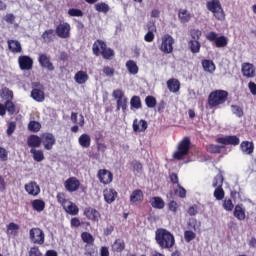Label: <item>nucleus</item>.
Wrapping results in <instances>:
<instances>
[{"instance_id": "4c0bfd02", "label": "nucleus", "mask_w": 256, "mask_h": 256, "mask_svg": "<svg viewBox=\"0 0 256 256\" xmlns=\"http://www.w3.org/2000/svg\"><path fill=\"white\" fill-rule=\"evenodd\" d=\"M30 153L37 163H41V161L45 160V154L43 153V150H37L35 148L30 149Z\"/></svg>"}, {"instance_id": "3c124183", "label": "nucleus", "mask_w": 256, "mask_h": 256, "mask_svg": "<svg viewBox=\"0 0 256 256\" xmlns=\"http://www.w3.org/2000/svg\"><path fill=\"white\" fill-rule=\"evenodd\" d=\"M56 199H57V202L64 208L69 200H67V194H65V192H59L57 195H56Z\"/></svg>"}, {"instance_id": "6ab92c4d", "label": "nucleus", "mask_w": 256, "mask_h": 256, "mask_svg": "<svg viewBox=\"0 0 256 256\" xmlns=\"http://www.w3.org/2000/svg\"><path fill=\"white\" fill-rule=\"evenodd\" d=\"M24 189L26 193H28V195H32V197H37V195L41 193V188L35 181H30L28 184H25Z\"/></svg>"}, {"instance_id": "4be33fe9", "label": "nucleus", "mask_w": 256, "mask_h": 256, "mask_svg": "<svg viewBox=\"0 0 256 256\" xmlns=\"http://www.w3.org/2000/svg\"><path fill=\"white\" fill-rule=\"evenodd\" d=\"M148 124L145 120L141 119L140 121L138 119H134L132 124V129L134 133H143L147 131Z\"/></svg>"}, {"instance_id": "72a5a7b5", "label": "nucleus", "mask_w": 256, "mask_h": 256, "mask_svg": "<svg viewBox=\"0 0 256 256\" xmlns=\"http://www.w3.org/2000/svg\"><path fill=\"white\" fill-rule=\"evenodd\" d=\"M117 198V191L114 189H105L104 190V199L106 203H113Z\"/></svg>"}, {"instance_id": "e433bc0d", "label": "nucleus", "mask_w": 256, "mask_h": 256, "mask_svg": "<svg viewBox=\"0 0 256 256\" xmlns=\"http://www.w3.org/2000/svg\"><path fill=\"white\" fill-rule=\"evenodd\" d=\"M19 225L15 224V222H10L7 226H6V234L9 236H17V233H19Z\"/></svg>"}, {"instance_id": "aec40b11", "label": "nucleus", "mask_w": 256, "mask_h": 256, "mask_svg": "<svg viewBox=\"0 0 256 256\" xmlns=\"http://www.w3.org/2000/svg\"><path fill=\"white\" fill-rule=\"evenodd\" d=\"M143 199H145V195L143 194V190L136 189L132 191L130 195V203L131 205H137V203H143Z\"/></svg>"}, {"instance_id": "8fccbe9b", "label": "nucleus", "mask_w": 256, "mask_h": 256, "mask_svg": "<svg viewBox=\"0 0 256 256\" xmlns=\"http://www.w3.org/2000/svg\"><path fill=\"white\" fill-rule=\"evenodd\" d=\"M223 181H224L223 174L221 173L217 174L213 179L212 187H214L215 189L223 187Z\"/></svg>"}, {"instance_id": "f3484780", "label": "nucleus", "mask_w": 256, "mask_h": 256, "mask_svg": "<svg viewBox=\"0 0 256 256\" xmlns=\"http://www.w3.org/2000/svg\"><path fill=\"white\" fill-rule=\"evenodd\" d=\"M242 75L247 77V79H253L256 75L255 65L249 62H245L242 64Z\"/></svg>"}, {"instance_id": "c85d7f7f", "label": "nucleus", "mask_w": 256, "mask_h": 256, "mask_svg": "<svg viewBox=\"0 0 256 256\" xmlns=\"http://www.w3.org/2000/svg\"><path fill=\"white\" fill-rule=\"evenodd\" d=\"M233 215L238 221H245V208H243V204H238L234 207Z\"/></svg>"}, {"instance_id": "58836bf2", "label": "nucleus", "mask_w": 256, "mask_h": 256, "mask_svg": "<svg viewBox=\"0 0 256 256\" xmlns=\"http://www.w3.org/2000/svg\"><path fill=\"white\" fill-rule=\"evenodd\" d=\"M63 209L69 215H79V207L71 201H69Z\"/></svg>"}, {"instance_id": "5701e85b", "label": "nucleus", "mask_w": 256, "mask_h": 256, "mask_svg": "<svg viewBox=\"0 0 256 256\" xmlns=\"http://www.w3.org/2000/svg\"><path fill=\"white\" fill-rule=\"evenodd\" d=\"M28 256H43V253L41 252L39 247L34 246L30 248ZM45 256H58V254L55 250H47Z\"/></svg>"}, {"instance_id": "1a4fd4ad", "label": "nucleus", "mask_w": 256, "mask_h": 256, "mask_svg": "<svg viewBox=\"0 0 256 256\" xmlns=\"http://www.w3.org/2000/svg\"><path fill=\"white\" fill-rule=\"evenodd\" d=\"M30 240L35 245H43L45 243V233L40 228H32L29 232Z\"/></svg>"}, {"instance_id": "7ed1b4c3", "label": "nucleus", "mask_w": 256, "mask_h": 256, "mask_svg": "<svg viewBox=\"0 0 256 256\" xmlns=\"http://www.w3.org/2000/svg\"><path fill=\"white\" fill-rule=\"evenodd\" d=\"M229 97V92L226 90H214L208 95V105L210 109H215L219 105H223L227 98Z\"/></svg>"}, {"instance_id": "c03bdc74", "label": "nucleus", "mask_w": 256, "mask_h": 256, "mask_svg": "<svg viewBox=\"0 0 256 256\" xmlns=\"http://www.w3.org/2000/svg\"><path fill=\"white\" fill-rule=\"evenodd\" d=\"M4 106L9 115H15L17 113V106L13 102V100H6L4 102Z\"/></svg>"}, {"instance_id": "b1692460", "label": "nucleus", "mask_w": 256, "mask_h": 256, "mask_svg": "<svg viewBox=\"0 0 256 256\" xmlns=\"http://www.w3.org/2000/svg\"><path fill=\"white\" fill-rule=\"evenodd\" d=\"M240 150L244 155H253L255 151V144L249 141H242L240 144Z\"/></svg>"}, {"instance_id": "bb28decb", "label": "nucleus", "mask_w": 256, "mask_h": 256, "mask_svg": "<svg viewBox=\"0 0 256 256\" xmlns=\"http://www.w3.org/2000/svg\"><path fill=\"white\" fill-rule=\"evenodd\" d=\"M167 87L171 93H179L181 89V82L175 78H171L167 81Z\"/></svg>"}, {"instance_id": "0eeeda50", "label": "nucleus", "mask_w": 256, "mask_h": 256, "mask_svg": "<svg viewBox=\"0 0 256 256\" xmlns=\"http://www.w3.org/2000/svg\"><path fill=\"white\" fill-rule=\"evenodd\" d=\"M112 97L116 99L117 111L122 109L123 112L127 111V103H129V99L125 96V92L121 89H116L112 93Z\"/></svg>"}, {"instance_id": "cd10ccee", "label": "nucleus", "mask_w": 256, "mask_h": 256, "mask_svg": "<svg viewBox=\"0 0 256 256\" xmlns=\"http://www.w3.org/2000/svg\"><path fill=\"white\" fill-rule=\"evenodd\" d=\"M74 81H76L78 85H83L89 81V74L83 70H80L74 75Z\"/></svg>"}, {"instance_id": "f8f14e48", "label": "nucleus", "mask_w": 256, "mask_h": 256, "mask_svg": "<svg viewBox=\"0 0 256 256\" xmlns=\"http://www.w3.org/2000/svg\"><path fill=\"white\" fill-rule=\"evenodd\" d=\"M64 187L68 193H75L76 191H79V188L81 187V181H79L77 177H69L64 182Z\"/></svg>"}, {"instance_id": "680f3d73", "label": "nucleus", "mask_w": 256, "mask_h": 256, "mask_svg": "<svg viewBox=\"0 0 256 256\" xmlns=\"http://www.w3.org/2000/svg\"><path fill=\"white\" fill-rule=\"evenodd\" d=\"M85 255H95V243L84 246Z\"/></svg>"}, {"instance_id": "9b49d317", "label": "nucleus", "mask_w": 256, "mask_h": 256, "mask_svg": "<svg viewBox=\"0 0 256 256\" xmlns=\"http://www.w3.org/2000/svg\"><path fill=\"white\" fill-rule=\"evenodd\" d=\"M55 32L60 39H69L71 37V25L67 22L60 23L56 26Z\"/></svg>"}, {"instance_id": "09e8293b", "label": "nucleus", "mask_w": 256, "mask_h": 256, "mask_svg": "<svg viewBox=\"0 0 256 256\" xmlns=\"http://www.w3.org/2000/svg\"><path fill=\"white\" fill-rule=\"evenodd\" d=\"M81 239H82L83 243H86V245L95 243V238L89 232H82Z\"/></svg>"}, {"instance_id": "412c9836", "label": "nucleus", "mask_w": 256, "mask_h": 256, "mask_svg": "<svg viewBox=\"0 0 256 256\" xmlns=\"http://www.w3.org/2000/svg\"><path fill=\"white\" fill-rule=\"evenodd\" d=\"M30 97L37 103H43L45 101V88H32Z\"/></svg>"}, {"instance_id": "6e6552de", "label": "nucleus", "mask_w": 256, "mask_h": 256, "mask_svg": "<svg viewBox=\"0 0 256 256\" xmlns=\"http://www.w3.org/2000/svg\"><path fill=\"white\" fill-rule=\"evenodd\" d=\"M206 39H207V41H210V42L214 41L215 45L218 49L227 47V45L229 44V40L227 39V37H225V36L217 37V34L215 32H209L206 35Z\"/></svg>"}, {"instance_id": "de8ad7c7", "label": "nucleus", "mask_w": 256, "mask_h": 256, "mask_svg": "<svg viewBox=\"0 0 256 256\" xmlns=\"http://www.w3.org/2000/svg\"><path fill=\"white\" fill-rule=\"evenodd\" d=\"M130 106H131V109H141L143 107V104L141 102V97L132 96V98L130 99Z\"/></svg>"}, {"instance_id": "603ef678", "label": "nucleus", "mask_w": 256, "mask_h": 256, "mask_svg": "<svg viewBox=\"0 0 256 256\" xmlns=\"http://www.w3.org/2000/svg\"><path fill=\"white\" fill-rule=\"evenodd\" d=\"M28 129L31 133H39L41 131V123L37 121H30L28 124Z\"/></svg>"}, {"instance_id": "ea45409f", "label": "nucleus", "mask_w": 256, "mask_h": 256, "mask_svg": "<svg viewBox=\"0 0 256 256\" xmlns=\"http://www.w3.org/2000/svg\"><path fill=\"white\" fill-rule=\"evenodd\" d=\"M188 47L193 54H197L201 52V42L199 40H189Z\"/></svg>"}, {"instance_id": "f03ea898", "label": "nucleus", "mask_w": 256, "mask_h": 256, "mask_svg": "<svg viewBox=\"0 0 256 256\" xmlns=\"http://www.w3.org/2000/svg\"><path fill=\"white\" fill-rule=\"evenodd\" d=\"M92 53L95 57H103L110 61L115 57V51L107 46V43L101 39H97L92 45Z\"/></svg>"}, {"instance_id": "79ce46f5", "label": "nucleus", "mask_w": 256, "mask_h": 256, "mask_svg": "<svg viewBox=\"0 0 256 256\" xmlns=\"http://www.w3.org/2000/svg\"><path fill=\"white\" fill-rule=\"evenodd\" d=\"M178 19L181 23H189L191 21V13L186 9H180L178 12Z\"/></svg>"}, {"instance_id": "bf43d9fd", "label": "nucleus", "mask_w": 256, "mask_h": 256, "mask_svg": "<svg viewBox=\"0 0 256 256\" xmlns=\"http://www.w3.org/2000/svg\"><path fill=\"white\" fill-rule=\"evenodd\" d=\"M68 15L70 17H83V11L77 8H71L68 10Z\"/></svg>"}, {"instance_id": "052dcab7", "label": "nucleus", "mask_w": 256, "mask_h": 256, "mask_svg": "<svg viewBox=\"0 0 256 256\" xmlns=\"http://www.w3.org/2000/svg\"><path fill=\"white\" fill-rule=\"evenodd\" d=\"M177 187L178 189L175 190V193L178 194L180 199H185V197H187V190H185L181 184H178Z\"/></svg>"}, {"instance_id": "338daca9", "label": "nucleus", "mask_w": 256, "mask_h": 256, "mask_svg": "<svg viewBox=\"0 0 256 256\" xmlns=\"http://www.w3.org/2000/svg\"><path fill=\"white\" fill-rule=\"evenodd\" d=\"M231 107L232 113H234L236 117H241L243 115V108H241V106L232 105Z\"/></svg>"}, {"instance_id": "473e14b6", "label": "nucleus", "mask_w": 256, "mask_h": 256, "mask_svg": "<svg viewBox=\"0 0 256 256\" xmlns=\"http://www.w3.org/2000/svg\"><path fill=\"white\" fill-rule=\"evenodd\" d=\"M150 205L154 209H165V201L159 196L152 197L150 199Z\"/></svg>"}, {"instance_id": "f257e3e1", "label": "nucleus", "mask_w": 256, "mask_h": 256, "mask_svg": "<svg viewBox=\"0 0 256 256\" xmlns=\"http://www.w3.org/2000/svg\"><path fill=\"white\" fill-rule=\"evenodd\" d=\"M155 241L160 249L171 251L172 247H175V236L165 228L156 229Z\"/></svg>"}, {"instance_id": "c756f323", "label": "nucleus", "mask_w": 256, "mask_h": 256, "mask_svg": "<svg viewBox=\"0 0 256 256\" xmlns=\"http://www.w3.org/2000/svg\"><path fill=\"white\" fill-rule=\"evenodd\" d=\"M41 143V136L39 137L38 135H30L27 139L28 147H32L33 149L41 147Z\"/></svg>"}, {"instance_id": "2eb2a0df", "label": "nucleus", "mask_w": 256, "mask_h": 256, "mask_svg": "<svg viewBox=\"0 0 256 256\" xmlns=\"http://www.w3.org/2000/svg\"><path fill=\"white\" fill-rule=\"evenodd\" d=\"M18 64L21 71H31L33 69V58L26 55L19 56Z\"/></svg>"}, {"instance_id": "f704fd0d", "label": "nucleus", "mask_w": 256, "mask_h": 256, "mask_svg": "<svg viewBox=\"0 0 256 256\" xmlns=\"http://www.w3.org/2000/svg\"><path fill=\"white\" fill-rule=\"evenodd\" d=\"M126 69L130 75H137L139 73V66H137V62L134 60H128L126 62Z\"/></svg>"}, {"instance_id": "20e7f679", "label": "nucleus", "mask_w": 256, "mask_h": 256, "mask_svg": "<svg viewBox=\"0 0 256 256\" xmlns=\"http://www.w3.org/2000/svg\"><path fill=\"white\" fill-rule=\"evenodd\" d=\"M206 9L213 14V17L217 21H225V10H223V5H221V0H210L206 2Z\"/></svg>"}, {"instance_id": "37998d69", "label": "nucleus", "mask_w": 256, "mask_h": 256, "mask_svg": "<svg viewBox=\"0 0 256 256\" xmlns=\"http://www.w3.org/2000/svg\"><path fill=\"white\" fill-rule=\"evenodd\" d=\"M31 204L34 211H37L38 213H41V211H45V201L41 199H35L32 201Z\"/></svg>"}, {"instance_id": "393cba45", "label": "nucleus", "mask_w": 256, "mask_h": 256, "mask_svg": "<svg viewBox=\"0 0 256 256\" xmlns=\"http://www.w3.org/2000/svg\"><path fill=\"white\" fill-rule=\"evenodd\" d=\"M7 45L11 53H23V47L18 40H8Z\"/></svg>"}, {"instance_id": "9d476101", "label": "nucleus", "mask_w": 256, "mask_h": 256, "mask_svg": "<svg viewBox=\"0 0 256 256\" xmlns=\"http://www.w3.org/2000/svg\"><path fill=\"white\" fill-rule=\"evenodd\" d=\"M41 141L46 151H51L55 143H57V139L55 138V135L49 132H45L41 134Z\"/></svg>"}, {"instance_id": "7c9ffc66", "label": "nucleus", "mask_w": 256, "mask_h": 256, "mask_svg": "<svg viewBox=\"0 0 256 256\" xmlns=\"http://www.w3.org/2000/svg\"><path fill=\"white\" fill-rule=\"evenodd\" d=\"M78 143L83 149H89V147H91V136L89 134L80 135Z\"/></svg>"}, {"instance_id": "774afa93", "label": "nucleus", "mask_w": 256, "mask_h": 256, "mask_svg": "<svg viewBox=\"0 0 256 256\" xmlns=\"http://www.w3.org/2000/svg\"><path fill=\"white\" fill-rule=\"evenodd\" d=\"M168 209L172 213H177V209H179V204L176 201L172 200L168 203Z\"/></svg>"}, {"instance_id": "ddd939ff", "label": "nucleus", "mask_w": 256, "mask_h": 256, "mask_svg": "<svg viewBox=\"0 0 256 256\" xmlns=\"http://www.w3.org/2000/svg\"><path fill=\"white\" fill-rule=\"evenodd\" d=\"M97 177L102 185H110V183H113V173L107 169L98 170Z\"/></svg>"}, {"instance_id": "4d7b16f0", "label": "nucleus", "mask_w": 256, "mask_h": 256, "mask_svg": "<svg viewBox=\"0 0 256 256\" xmlns=\"http://www.w3.org/2000/svg\"><path fill=\"white\" fill-rule=\"evenodd\" d=\"M197 237V234L191 230L184 231V239L186 243H191L195 238Z\"/></svg>"}, {"instance_id": "69168bd1", "label": "nucleus", "mask_w": 256, "mask_h": 256, "mask_svg": "<svg viewBox=\"0 0 256 256\" xmlns=\"http://www.w3.org/2000/svg\"><path fill=\"white\" fill-rule=\"evenodd\" d=\"M9 159V152L7 149L0 146V161L5 162Z\"/></svg>"}, {"instance_id": "5fc2aeb1", "label": "nucleus", "mask_w": 256, "mask_h": 256, "mask_svg": "<svg viewBox=\"0 0 256 256\" xmlns=\"http://www.w3.org/2000/svg\"><path fill=\"white\" fill-rule=\"evenodd\" d=\"M214 197L217 201H223L225 199V190H223V187L214 190Z\"/></svg>"}, {"instance_id": "423d86ee", "label": "nucleus", "mask_w": 256, "mask_h": 256, "mask_svg": "<svg viewBox=\"0 0 256 256\" xmlns=\"http://www.w3.org/2000/svg\"><path fill=\"white\" fill-rule=\"evenodd\" d=\"M173 45H175V39L170 34H164L161 37V44L159 46V49L161 53H164L165 55H169L173 53Z\"/></svg>"}, {"instance_id": "864d4df0", "label": "nucleus", "mask_w": 256, "mask_h": 256, "mask_svg": "<svg viewBox=\"0 0 256 256\" xmlns=\"http://www.w3.org/2000/svg\"><path fill=\"white\" fill-rule=\"evenodd\" d=\"M145 103L148 109H153L157 106V99L155 98V96H146Z\"/></svg>"}, {"instance_id": "4468645a", "label": "nucleus", "mask_w": 256, "mask_h": 256, "mask_svg": "<svg viewBox=\"0 0 256 256\" xmlns=\"http://www.w3.org/2000/svg\"><path fill=\"white\" fill-rule=\"evenodd\" d=\"M216 143H219L220 145H233V147H237L239 143H241V140L236 135L233 136H224V137H218L216 138Z\"/></svg>"}, {"instance_id": "a18cd8bd", "label": "nucleus", "mask_w": 256, "mask_h": 256, "mask_svg": "<svg viewBox=\"0 0 256 256\" xmlns=\"http://www.w3.org/2000/svg\"><path fill=\"white\" fill-rule=\"evenodd\" d=\"M94 9L95 11H97L98 13H104L107 14L109 13V10L111 9L109 7V5L105 2H99L97 4L94 5Z\"/></svg>"}, {"instance_id": "a211bd4d", "label": "nucleus", "mask_w": 256, "mask_h": 256, "mask_svg": "<svg viewBox=\"0 0 256 256\" xmlns=\"http://www.w3.org/2000/svg\"><path fill=\"white\" fill-rule=\"evenodd\" d=\"M38 61L43 69H47V71H55V66L53 65V62L46 54H40Z\"/></svg>"}, {"instance_id": "2f4dec72", "label": "nucleus", "mask_w": 256, "mask_h": 256, "mask_svg": "<svg viewBox=\"0 0 256 256\" xmlns=\"http://www.w3.org/2000/svg\"><path fill=\"white\" fill-rule=\"evenodd\" d=\"M41 39H43L44 43H53V41H55V30L48 29L44 31L41 35Z\"/></svg>"}, {"instance_id": "49530a36", "label": "nucleus", "mask_w": 256, "mask_h": 256, "mask_svg": "<svg viewBox=\"0 0 256 256\" xmlns=\"http://www.w3.org/2000/svg\"><path fill=\"white\" fill-rule=\"evenodd\" d=\"M221 149H225V146H220L216 144H209L206 146V151L214 155L221 153Z\"/></svg>"}, {"instance_id": "dca6fc26", "label": "nucleus", "mask_w": 256, "mask_h": 256, "mask_svg": "<svg viewBox=\"0 0 256 256\" xmlns=\"http://www.w3.org/2000/svg\"><path fill=\"white\" fill-rule=\"evenodd\" d=\"M84 215L88 221H92L93 223H99V219H101V213L93 207H86L84 209Z\"/></svg>"}, {"instance_id": "a878e982", "label": "nucleus", "mask_w": 256, "mask_h": 256, "mask_svg": "<svg viewBox=\"0 0 256 256\" xmlns=\"http://www.w3.org/2000/svg\"><path fill=\"white\" fill-rule=\"evenodd\" d=\"M125 251V240L118 238L111 246L112 253H123Z\"/></svg>"}, {"instance_id": "39448f33", "label": "nucleus", "mask_w": 256, "mask_h": 256, "mask_svg": "<svg viewBox=\"0 0 256 256\" xmlns=\"http://www.w3.org/2000/svg\"><path fill=\"white\" fill-rule=\"evenodd\" d=\"M191 149V140L189 137L183 138L182 141L179 142L176 152L173 154V159L176 161H181L183 157L189 155V151Z\"/></svg>"}, {"instance_id": "13d9d810", "label": "nucleus", "mask_w": 256, "mask_h": 256, "mask_svg": "<svg viewBox=\"0 0 256 256\" xmlns=\"http://www.w3.org/2000/svg\"><path fill=\"white\" fill-rule=\"evenodd\" d=\"M223 209H225V211H233V209H235V204H233V200L225 199L223 201Z\"/></svg>"}, {"instance_id": "a19ab883", "label": "nucleus", "mask_w": 256, "mask_h": 256, "mask_svg": "<svg viewBox=\"0 0 256 256\" xmlns=\"http://www.w3.org/2000/svg\"><path fill=\"white\" fill-rule=\"evenodd\" d=\"M202 67L206 73H215V63L213 60H202Z\"/></svg>"}, {"instance_id": "e2e57ef3", "label": "nucleus", "mask_w": 256, "mask_h": 256, "mask_svg": "<svg viewBox=\"0 0 256 256\" xmlns=\"http://www.w3.org/2000/svg\"><path fill=\"white\" fill-rule=\"evenodd\" d=\"M16 129H17V123H15V122L8 123V128L6 130L8 137H11V135H13V133H15Z\"/></svg>"}, {"instance_id": "c9c22d12", "label": "nucleus", "mask_w": 256, "mask_h": 256, "mask_svg": "<svg viewBox=\"0 0 256 256\" xmlns=\"http://www.w3.org/2000/svg\"><path fill=\"white\" fill-rule=\"evenodd\" d=\"M0 97L4 99V101H13L14 94L11 89L4 87L0 90Z\"/></svg>"}, {"instance_id": "0e129e2a", "label": "nucleus", "mask_w": 256, "mask_h": 256, "mask_svg": "<svg viewBox=\"0 0 256 256\" xmlns=\"http://www.w3.org/2000/svg\"><path fill=\"white\" fill-rule=\"evenodd\" d=\"M102 71L106 77H113L115 75V68L110 66H104Z\"/></svg>"}, {"instance_id": "6e6d98bb", "label": "nucleus", "mask_w": 256, "mask_h": 256, "mask_svg": "<svg viewBox=\"0 0 256 256\" xmlns=\"http://www.w3.org/2000/svg\"><path fill=\"white\" fill-rule=\"evenodd\" d=\"M201 35H203V32H201V30L199 29L190 30V36H191L190 41H199L201 39Z\"/></svg>"}]
</instances>
